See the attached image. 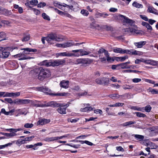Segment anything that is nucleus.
I'll return each mask as SVG.
<instances>
[{"label":"nucleus","mask_w":158,"mask_h":158,"mask_svg":"<svg viewBox=\"0 0 158 158\" xmlns=\"http://www.w3.org/2000/svg\"><path fill=\"white\" fill-rule=\"evenodd\" d=\"M50 122V120L45 118L40 119L37 122V124L40 125L44 124L49 123Z\"/></svg>","instance_id":"obj_16"},{"label":"nucleus","mask_w":158,"mask_h":158,"mask_svg":"<svg viewBox=\"0 0 158 158\" xmlns=\"http://www.w3.org/2000/svg\"><path fill=\"white\" fill-rule=\"evenodd\" d=\"M105 28L107 31H111L113 30V28L110 26L106 25L104 26Z\"/></svg>","instance_id":"obj_56"},{"label":"nucleus","mask_w":158,"mask_h":158,"mask_svg":"<svg viewBox=\"0 0 158 158\" xmlns=\"http://www.w3.org/2000/svg\"><path fill=\"white\" fill-rule=\"evenodd\" d=\"M141 24L143 26L146 27L148 30H150V31L152 30V27L148 23L145 22H143Z\"/></svg>","instance_id":"obj_22"},{"label":"nucleus","mask_w":158,"mask_h":158,"mask_svg":"<svg viewBox=\"0 0 158 158\" xmlns=\"http://www.w3.org/2000/svg\"><path fill=\"white\" fill-rule=\"evenodd\" d=\"M147 64L152 66H156L158 65V61L150 59L148 60Z\"/></svg>","instance_id":"obj_21"},{"label":"nucleus","mask_w":158,"mask_h":158,"mask_svg":"<svg viewBox=\"0 0 158 158\" xmlns=\"http://www.w3.org/2000/svg\"><path fill=\"white\" fill-rule=\"evenodd\" d=\"M109 82V80L108 78L106 77H102V78L101 85H106L108 84Z\"/></svg>","instance_id":"obj_24"},{"label":"nucleus","mask_w":158,"mask_h":158,"mask_svg":"<svg viewBox=\"0 0 158 158\" xmlns=\"http://www.w3.org/2000/svg\"><path fill=\"white\" fill-rule=\"evenodd\" d=\"M17 134L14 132L10 133H7V137H12L16 136Z\"/></svg>","instance_id":"obj_53"},{"label":"nucleus","mask_w":158,"mask_h":158,"mask_svg":"<svg viewBox=\"0 0 158 158\" xmlns=\"http://www.w3.org/2000/svg\"><path fill=\"white\" fill-rule=\"evenodd\" d=\"M69 83V81H68L63 80L60 82V85L61 87L67 89L68 88Z\"/></svg>","instance_id":"obj_15"},{"label":"nucleus","mask_w":158,"mask_h":158,"mask_svg":"<svg viewBox=\"0 0 158 158\" xmlns=\"http://www.w3.org/2000/svg\"><path fill=\"white\" fill-rule=\"evenodd\" d=\"M44 140L47 142H50L55 140V137H47L44 139Z\"/></svg>","instance_id":"obj_42"},{"label":"nucleus","mask_w":158,"mask_h":158,"mask_svg":"<svg viewBox=\"0 0 158 158\" xmlns=\"http://www.w3.org/2000/svg\"><path fill=\"white\" fill-rule=\"evenodd\" d=\"M91 61L88 59H82V64L84 65L89 64L91 62Z\"/></svg>","instance_id":"obj_39"},{"label":"nucleus","mask_w":158,"mask_h":158,"mask_svg":"<svg viewBox=\"0 0 158 158\" xmlns=\"http://www.w3.org/2000/svg\"><path fill=\"white\" fill-rule=\"evenodd\" d=\"M13 111L12 110H10L8 112L6 111L5 110L4 108H2L1 109V111L0 112V114L1 113H3L6 115H8L10 113L13 112Z\"/></svg>","instance_id":"obj_32"},{"label":"nucleus","mask_w":158,"mask_h":158,"mask_svg":"<svg viewBox=\"0 0 158 158\" xmlns=\"http://www.w3.org/2000/svg\"><path fill=\"white\" fill-rule=\"evenodd\" d=\"M40 67L35 69L30 72V73L32 74L33 77H37L38 78V76H40Z\"/></svg>","instance_id":"obj_11"},{"label":"nucleus","mask_w":158,"mask_h":158,"mask_svg":"<svg viewBox=\"0 0 158 158\" xmlns=\"http://www.w3.org/2000/svg\"><path fill=\"white\" fill-rule=\"evenodd\" d=\"M81 13L83 16H87L89 15L88 11L86 10L82 9L81 11Z\"/></svg>","instance_id":"obj_33"},{"label":"nucleus","mask_w":158,"mask_h":158,"mask_svg":"<svg viewBox=\"0 0 158 158\" xmlns=\"http://www.w3.org/2000/svg\"><path fill=\"white\" fill-rule=\"evenodd\" d=\"M135 114L136 116L139 117H144L146 116L145 114L140 112H136Z\"/></svg>","instance_id":"obj_46"},{"label":"nucleus","mask_w":158,"mask_h":158,"mask_svg":"<svg viewBox=\"0 0 158 158\" xmlns=\"http://www.w3.org/2000/svg\"><path fill=\"white\" fill-rule=\"evenodd\" d=\"M132 136H134L136 139H139V141L143 140L144 138V136L143 135H139L133 134Z\"/></svg>","instance_id":"obj_28"},{"label":"nucleus","mask_w":158,"mask_h":158,"mask_svg":"<svg viewBox=\"0 0 158 158\" xmlns=\"http://www.w3.org/2000/svg\"><path fill=\"white\" fill-rule=\"evenodd\" d=\"M40 76H38L39 80H43L50 76L51 73L49 69L40 67Z\"/></svg>","instance_id":"obj_3"},{"label":"nucleus","mask_w":158,"mask_h":158,"mask_svg":"<svg viewBox=\"0 0 158 158\" xmlns=\"http://www.w3.org/2000/svg\"><path fill=\"white\" fill-rule=\"evenodd\" d=\"M46 39L48 43L51 44H54V42L56 41H62L63 40L61 36L53 33L49 34Z\"/></svg>","instance_id":"obj_2"},{"label":"nucleus","mask_w":158,"mask_h":158,"mask_svg":"<svg viewBox=\"0 0 158 158\" xmlns=\"http://www.w3.org/2000/svg\"><path fill=\"white\" fill-rule=\"evenodd\" d=\"M30 102H31L32 105L36 107H47L48 106L55 107L56 106H58L59 105L57 104L56 102L54 101H52L48 102V103L45 104H40L41 102L38 101H32L30 100Z\"/></svg>","instance_id":"obj_1"},{"label":"nucleus","mask_w":158,"mask_h":158,"mask_svg":"<svg viewBox=\"0 0 158 158\" xmlns=\"http://www.w3.org/2000/svg\"><path fill=\"white\" fill-rule=\"evenodd\" d=\"M30 38V35L29 34L25 35L23 37L22 40L23 42L27 41L29 40Z\"/></svg>","instance_id":"obj_37"},{"label":"nucleus","mask_w":158,"mask_h":158,"mask_svg":"<svg viewBox=\"0 0 158 158\" xmlns=\"http://www.w3.org/2000/svg\"><path fill=\"white\" fill-rule=\"evenodd\" d=\"M120 96H123V95H118V94H111L109 95H108V97L112 99H115L118 98H119Z\"/></svg>","instance_id":"obj_31"},{"label":"nucleus","mask_w":158,"mask_h":158,"mask_svg":"<svg viewBox=\"0 0 158 158\" xmlns=\"http://www.w3.org/2000/svg\"><path fill=\"white\" fill-rule=\"evenodd\" d=\"M133 50H124V53H126L129 55H132Z\"/></svg>","instance_id":"obj_54"},{"label":"nucleus","mask_w":158,"mask_h":158,"mask_svg":"<svg viewBox=\"0 0 158 158\" xmlns=\"http://www.w3.org/2000/svg\"><path fill=\"white\" fill-rule=\"evenodd\" d=\"M22 50H23L24 51L23 52V54H28V52H37V50L36 49H32L28 48H24L21 49Z\"/></svg>","instance_id":"obj_12"},{"label":"nucleus","mask_w":158,"mask_h":158,"mask_svg":"<svg viewBox=\"0 0 158 158\" xmlns=\"http://www.w3.org/2000/svg\"><path fill=\"white\" fill-rule=\"evenodd\" d=\"M152 109L150 105H147L145 107L142 108V111L143 110H144L145 111L147 112H149Z\"/></svg>","instance_id":"obj_27"},{"label":"nucleus","mask_w":158,"mask_h":158,"mask_svg":"<svg viewBox=\"0 0 158 158\" xmlns=\"http://www.w3.org/2000/svg\"><path fill=\"white\" fill-rule=\"evenodd\" d=\"M146 43V41H142L134 43V45L137 47V48H141Z\"/></svg>","instance_id":"obj_18"},{"label":"nucleus","mask_w":158,"mask_h":158,"mask_svg":"<svg viewBox=\"0 0 158 158\" xmlns=\"http://www.w3.org/2000/svg\"><path fill=\"white\" fill-rule=\"evenodd\" d=\"M10 54L9 52L6 50H3V52H0V58H7Z\"/></svg>","instance_id":"obj_13"},{"label":"nucleus","mask_w":158,"mask_h":158,"mask_svg":"<svg viewBox=\"0 0 158 158\" xmlns=\"http://www.w3.org/2000/svg\"><path fill=\"white\" fill-rule=\"evenodd\" d=\"M148 91L149 92H151L152 94H158V90L152 89L151 88H149L148 89Z\"/></svg>","instance_id":"obj_38"},{"label":"nucleus","mask_w":158,"mask_h":158,"mask_svg":"<svg viewBox=\"0 0 158 158\" xmlns=\"http://www.w3.org/2000/svg\"><path fill=\"white\" fill-rule=\"evenodd\" d=\"M132 5L138 8H142L143 7V5L142 4L138 3L135 2H133Z\"/></svg>","instance_id":"obj_41"},{"label":"nucleus","mask_w":158,"mask_h":158,"mask_svg":"<svg viewBox=\"0 0 158 158\" xmlns=\"http://www.w3.org/2000/svg\"><path fill=\"white\" fill-rule=\"evenodd\" d=\"M65 62L64 60H51V66L53 67L62 65Z\"/></svg>","instance_id":"obj_8"},{"label":"nucleus","mask_w":158,"mask_h":158,"mask_svg":"<svg viewBox=\"0 0 158 158\" xmlns=\"http://www.w3.org/2000/svg\"><path fill=\"white\" fill-rule=\"evenodd\" d=\"M102 13H100L98 11L96 12L95 14V16L96 18H99L101 17Z\"/></svg>","instance_id":"obj_58"},{"label":"nucleus","mask_w":158,"mask_h":158,"mask_svg":"<svg viewBox=\"0 0 158 158\" xmlns=\"http://www.w3.org/2000/svg\"><path fill=\"white\" fill-rule=\"evenodd\" d=\"M123 87L124 89L126 90L127 89H132L134 87V86L133 85H123Z\"/></svg>","instance_id":"obj_45"},{"label":"nucleus","mask_w":158,"mask_h":158,"mask_svg":"<svg viewBox=\"0 0 158 158\" xmlns=\"http://www.w3.org/2000/svg\"><path fill=\"white\" fill-rule=\"evenodd\" d=\"M98 57L102 62H105L107 60V57L104 55V53H102L101 54H99Z\"/></svg>","instance_id":"obj_23"},{"label":"nucleus","mask_w":158,"mask_h":158,"mask_svg":"<svg viewBox=\"0 0 158 158\" xmlns=\"http://www.w3.org/2000/svg\"><path fill=\"white\" fill-rule=\"evenodd\" d=\"M51 8H52L54 10H55V11L59 15H62L63 14V12L62 11H60L58 10L56 8H54L53 7H51Z\"/></svg>","instance_id":"obj_48"},{"label":"nucleus","mask_w":158,"mask_h":158,"mask_svg":"<svg viewBox=\"0 0 158 158\" xmlns=\"http://www.w3.org/2000/svg\"><path fill=\"white\" fill-rule=\"evenodd\" d=\"M124 50L120 48H116L113 50V51L116 53H118L120 54H124Z\"/></svg>","instance_id":"obj_29"},{"label":"nucleus","mask_w":158,"mask_h":158,"mask_svg":"<svg viewBox=\"0 0 158 158\" xmlns=\"http://www.w3.org/2000/svg\"><path fill=\"white\" fill-rule=\"evenodd\" d=\"M62 16H64L65 17H67L69 18H73L72 16L70 14L67 13H65L64 12H63V14Z\"/></svg>","instance_id":"obj_60"},{"label":"nucleus","mask_w":158,"mask_h":158,"mask_svg":"<svg viewBox=\"0 0 158 158\" xmlns=\"http://www.w3.org/2000/svg\"><path fill=\"white\" fill-rule=\"evenodd\" d=\"M59 55L60 56H75V54L73 53H69L65 52L60 53H59Z\"/></svg>","instance_id":"obj_17"},{"label":"nucleus","mask_w":158,"mask_h":158,"mask_svg":"<svg viewBox=\"0 0 158 158\" xmlns=\"http://www.w3.org/2000/svg\"><path fill=\"white\" fill-rule=\"evenodd\" d=\"M118 18L120 20H123L124 23H126L129 24L131 26H133L135 28L136 27V26L134 24L135 21L128 18L122 15H118Z\"/></svg>","instance_id":"obj_5"},{"label":"nucleus","mask_w":158,"mask_h":158,"mask_svg":"<svg viewBox=\"0 0 158 158\" xmlns=\"http://www.w3.org/2000/svg\"><path fill=\"white\" fill-rule=\"evenodd\" d=\"M38 90L39 91H42V92L47 94H49L53 96H65L67 94L65 93H50V90L47 88H44L43 87L37 88Z\"/></svg>","instance_id":"obj_4"},{"label":"nucleus","mask_w":158,"mask_h":158,"mask_svg":"<svg viewBox=\"0 0 158 158\" xmlns=\"http://www.w3.org/2000/svg\"><path fill=\"white\" fill-rule=\"evenodd\" d=\"M94 112L96 114H99L101 115L102 114V110L100 109L94 110Z\"/></svg>","instance_id":"obj_64"},{"label":"nucleus","mask_w":158,"mask_h":158,"mask_svg":"<svg viewBox=\"0 0 158 158\" xmlns=\"http://www.w3.org/2000/svg\"><path fill=\"white\" fill-rule=\"evenodd\" d=\"M33 126V124L32 123H27L24 125V127L26 128H31Z\"/></svg>","instance_id":"obj_50"},{"label":"nucleus","mask_w":158,"mask_h":158,"mask_svg":"<svg viewBox=\"0 0 158 158\" xmlns=\"http://www.w3.org/2000/svg\"><path fill=\"white\" fill-rule=\"evenodd\" d=\"M29 2L32 5L36 6L38 3V1L37 0H32L30 1Z\"/></svg>","instance_id":"obj_52"},{"label":"nucleus","mask_w":158,"mask_h":158,"mask_svg":"<svg viewBox=\"0 0 158 158\" xmlns=\"http://www.w3.org/2000/svg\"><path fill=\"white\" fill-rule=\"evenodd\" d=\"M1 10L0 11V13L4 14L6 15H10V11L6 9L3 8L2 7H1Z\"/></svg>","instance_id":"obj_19"},{"label":"nucleus","mask_w":158,"mask_h":158,"mask_svg":"<svg viewBox=\"0 0 158 158\" xmlns=\"http://www.w3.org/2000/svg\"><path fill=\"white\" fill-rule=\"evenodd\" d=\"M43 18L45 19L50 21V20L49 17L48 15L46 13H43L42 14Z\"/></svg>","instance_id":"obj_47"},{"label":"nucleus","mask_w":158,"mask_h":158,"mask_svg":"<svg viewBox=\"0 0 158 158\" xmlns=\"http://www.w3.org/2000/svg\"><path fill=\"white\" fill-rule=\"evenodd\" d=\"M30 100L29 99H18L14 101V103L18 105H23L29 103Z\"/></svg>","instance_id":"obj_10"},{"label":"nucleus","mask_w":158,"mask_h":158,"mask_svg":"<svg viewBox=\"0 0 158 158\" xmlns=\"http://www.w3.org/2000/svg\"><path fill=\"white\" fill-rule=\"evenodd\" d=\"M119 64V66H120L121 68L122 69L131 68V67H129V66H128L126 64V63H122Z\"/></svg>","instance_id":"obj_44"},{"label":"nucleus","mask_w":158,"mask_h":158,"mask_svg":"<svg viewBox=\"0 0 158 158\" xmlns=\"http://www.w3.org/2000/svg\"><path fill=\"white\" fill-rule=\"evenodd\" d=\"M77 142H80L81 144H83L85 143L88 144L89 145L92 146L93 145V143L87 140L83 141V140H78Z\"/></svg>","instance_id":"obj_34"},{"label":"nucleus","mask_w":158,"mask_h":158,"mask_svg":"<svg viewBox=\"0 0 158 158\" xmlns=\"http://www.w3.org/2000/svg\"><path fill=\"white\" fill-rule=\"evenodd\" d=\"M133 53L132 55L138 56L141 55L143 54L142 52L137 51L134 50H133V53Z\"/></svg>","instance_id":"obj_43"},{"label":"nucleus","mask_w":158,"mask_h":158,"mask_svg":"<svg viewBox=\"0 0 158 158\" xmlns=\"http://www.w3.org/2000/svg\"><path fill=\"white\" fill-rule=\"evenodd\" d=\"M80 53L81 55L82 56L86 55L90 53L89 51H86L84 50L83 49H80Z\"/></svg>","instance_id":"obj_40"},{"label":"nucleus","mask_w":158,"mask_h":158,"mask_svg":"<svg viewBox=\"0 0 158 158\" xmlns=\"http://www.w3.org/2000/svg\"><path fill=\"white\" fill-rule=\"evenodd\" d=\"M59 105L58 106H56V107H59L58 108L57 110L58 112L61 114H66V109L68 107L70 104V102H68L66 105L61 106L60 104L59 103H57Z\"/></svg>","instance_id":"obj_6"},{"label":"nucleus","mask_w":158,"mask_h":158,"mask_svg":"<svg viewBox=\"0 0 158 158\" xmlns=\"http://www.w3.org/2000/svg\"><path fill=\"white\" fill-rule=\"evenodd\" d=\"M5 100L10 104L14 103V101H13L10 98H5Z\"/></svg>","instance_id":"obj_63"},{"label":"nucleus","mask_w":158,"mask_h":158,"mask_svg":"<svg viewBox=\"0 0 158 158\" xmlns=\"http://www.w3.org/2000/svg\"><path fill=\"white\" fill-rule=\"evenodd\" d=\"M25 139L24 140H19L17 141L16 144L17 145H21L22 144H23L25 143Z\"/></svg>","instance_id":"obj_57"},{"label":"nucleus","mask_w":158,"mask_h":158,"mask_svg":"<svg viewBox=\"0 0 158 158\" xmlns=\"http://www.w3.org/2000/svg\"><path fill=\"white\" fill-rule=\"evenodd\" d=\"M74 45V43L68 41L64 43V48L71 47Z\"/></svg>","instance_id":"obj_25"},{"label":"nucleus","mask_w":158,"mask_h":158,"mask_svg":"<svg viewBox=\"0 0 158 158\" xmlns=\"http://www.w3.org/2000/svg\"><path fill=\"white\" fill-rule=\"evenodd\" d=\"M141 80L140 78H135L132 80V81L134 83H138L141 81Z\"/></svg>","instance_id":"obj_62"},{"label":"nucleus","mask_w":158,"mask_h":158,"mask_svg":"<svg viewBox=\"0 0 158 158\" xmlns=\"http://www.w3.org/2000/svg\"><path fill=\"white\" fill-rule=\"evenodd\" d=\"M124 72H126V73H137L138 72H139V71H138L136 70H126L123 71Z\"/></svg>","instance_id":"obj_55"},{"label":"nucleus","mask_w":158,"mask_h":158,"mask_svg":"<svg viewBox=\"0 0 158 158\" xmlns=\"http://www.w3.org/2000/svg\"><path fill=\"white\" fill-rule=\"evenodd\" d=\"M65 3H61L60 2H59V3H57V4L59 5L58 8L60 9H61V6H63L64 7H66L68 8L69 9L70 6H71L73 2V1L72 0H66Z\"/></svg>","instance_id":"obj_9"},{"label":"nucleus","mask_w":158,"mask_h":158,"mask_svg":"<svg viewBox=\"0 0 158 158\" xmlns=\"http://www.w3.org/2000/svg\"><path fill=\"white\" fill-rule=\"evenodd\" d=\"M139 31L138 30L135 28H130V32L132 34H139L140 33Z\"/></svg>","instance_id":"obj_35"},{"label":"nucleus","mask_w":158,"mask_h":158,"mask_svg":"<svg viewBox=\"0 0 158 158\" xmlns=\"http://www.w3.org/2000/svg\"><path fill=\"white\" fill-rule=\"evenodd\" d=\"M131 109H133L138 111H142V108L138 107L137 106H133L131 108Z\"/></svg>","instance_id":"obj_59"},{"label":"nucleus","mask_w":158,"mask_h":158,"mask_svg":"<svg viewBox=\"0 0 158 158\" xmlns=\"http://www.w3.org/2000/svg\"><path fill=\"white\" fill-rule=\"evenodd\" d=\"M35 136L34 135H32L30 137H28L26 138L25 139V141H30Z\"/></svg>","instance_id":"obj_61"},{"label":"nucleus","mask_w":158,"mask_h":158,"mask_svg":"<svg viewBox=\"0 0 158 158\" xmlns=\"http://www.w3.org/2000/svg\"><path fill=\"white\" fill-rule=\"evenodd\" d=\"M136 123L135 121H129L124 123L122 124L123 127H127L129 126L130 125Z\"/></svg>","instance_id":"obj_30"},{"label":"nucleus","mask_w":158,"mask_h":158,"mask_svg":"<svg viewBox=\"0 0 158 158\" xmlns=\"http://www.w3.org/2000/svg\"><path fill=\"white\" fill-rule=\"evenodd\" d=\"M77 95L79 96H86L87 95H89V94H88L87 92L84 91L82 92H80V93H78L77 94Z\"/></svg>","instance_id":"obj_49"},{"label":"nucleus","mask_w":158,"mask_h":158,"mask_svg":"<svg viewBox=\"0 0 158 158\" xmlns=\"http://www.w3.org/2000/svg\"><path fill=\"white\" fill-rule=\"evenodd\" d=\"M102 53H104V55L106 56L107 60L108 62L113 61H114V60L112 58L109 57V53L108 51L103 48H100L98 51V54H101Z\"/></svg>","instance_id":"obj_7"},{"label":"nucleus","mask_w":158,"mask_h":158,"mask_svg":"<svg viewBox=\"0 0 158 158\" xmlns=\"http://www.w3.org/2000/svg\"><path fill=\"white\" fill-rule=\"evenodd\" d=\"M40 64L41 65H44L47 67L51 66V60H44L40 63Z\"/></svg>","instance_id":"obj_20"},{"label":"nucleus","mask_w":158,"mask_h":158,"mask_svg":"<svg viewBox=\"0 0 158 158\" xmlns=\"http://www.w3.org/2000/svg\"><path fill=\"white\" fill-rule=\"evenodd\" d=\"M6 36V33L4 32H0V38H2L1 40H0V42L3 40H6L5 39Z\"/></svg>","instance_id":"obj_36"},{"label":"nucleus","mask_w":158,"mask_h":158,"mask_svg":"<svg viewBox=\"0 0 158 158\" xmlns=\"http://www.w3.org/2000/svg\"><path fill=\"white\" fill-rule=\"evenodd\" d=\"M79 119L78 118H76L74 119H72V118H69L68 119V122H70L72 123H75L77 122Z\"/></svg>","instance_id":"obj_51"},{"label":"nucleus","mask_w":158,"mask_h":158,"mask_svg":"<svg viewBox=\"0 0 158 158\" xmlns=\"http://www.w3.org/2000/svg\"><path fill=\"white\" fill-rule=\"evenodd\" d=\"M78 4L73 1L72 5L70 6L69 9L73 11H76L78 10Z\"/></svg>","instance_id":"obj_14"},{"label":"nucleus","mask_w":158,"mask_h":158,"mask_svg":"<svg viewBox=\"0 0 158 158\" xmlns=\"http://www.w3.org/2000/svg\"><path fill=\"white\" fill-rule=\"evenodd\" d=\"M148 12L150 13L154 14H157L156 10L152 7L149 6L148 7Z\"/></svg>","instance_id":"obj_26"}]
</instances>
